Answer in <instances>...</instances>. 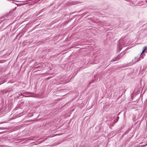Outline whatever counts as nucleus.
Listing matches in <instances>:
<instances>
[{
	"label": "nucleus",
	"mask_w": 147,
	"mask_h": 147,
	"mask_svg": "<svg viewBox=\"0 0 147 147\" xmlns=\"http://www.w3.org/2000/svg\"><path fill=\"white\" fill-rule=\"evenodd\" d=\"M17 1V2H20L19 1Z\"/></svg>",
	"instance_id": "nucleus-7"
},
{
	"label": "nucleus",
	"mask_w": 147,
	"mask_h": 147,
	"mask_svg": "<svg viewBox=\"0 0 147 147\" xmlns=\"http://www.w3.org/2000/svg\"><path fill=\"white\" fill-rule=\"evenodd\" d=\"M128 43L125 44V40L120 39L119 40V42L117 44V45L118 47H120L123 46H126L127 45Z\"/></svg>",
	"instance_id": "nucleus-2"
},
{
	"label": "nucleus",
	"mask_w": 147,
	"mask_h": 147,
	"mask_svg": "<svg viewBox=\"0 0 147 147\" xmlns=\"http://www.w3.org/2000/svg\"><path fill=\"white\" fill-rule=\"evenodd\" d=\"M124 54H125L124 53H121L120 54V55H119L118 56H117V57L116 58V60L119 59L120 58V56L122 57Z\"/></svg>",
	"instance_id": "nucleus-3"
},
{
	"label": "nucleus",
	"mask_w": 147,
	"mask_h": 147,
	"mask_svg": "<svg viewBox=\"0 0 147 147\" xmlns=\"http://www.w3.org/2000/svg\"><path fill=\"white\" fill-rule=\"evenodd\" d=\"M24 4V3H22V4H21V5H23Z\"/></svg>",
	"instance_id": "nucleus-8"
},
{
	"label": "nucleus",
	"mask_w": 147,
	"mask_h": 147,
	"mask_svg": "<svg viewBox=\"0 0 147 147\" xmlns=\"http://www.w3.org/2000/svg\"><path fill=\"white\" fill-rule=\"evenodd\" d=\"M1 84H0V85Z\"/></svg>",
	"instance_id": "nucleus-10"
},
{
	"label": "nucleus",
	"mask_w": 147,
	"mask_h": 147,
	"mask_svg": "<svg viewBox=\"0 0 147 147\" xmlns=\"http://www.w3.org/2000/svg\"><path fill=\"white\" fill-rule=\"evenodd\" d=\"M61 134H57L54 135L52 137H54V136H60V135H61Z\"/></svg>",
	"instance_id": "nucleus-5"
},
{
	"label": "nucleus",
	"mask_w": 147,
	"mask_h": 147,
	"mask_svg": "<svg viewBox=\"0 0 147 147\" xmlns=\"http://www.w3.org/2000/svg\"><path fill=\"white\" fill-rule=\"evenodd\" d=\"M115 61V60L113 61Z\"/></svg>",
	"instance_id": "nucleus-9"
},
{
	"label": "nucleus",
	"mask_w": 147,
	"mask_h": 147,
	"mask_svg": "<svg viewBox=\"0 0 147 147\" xmlns=\"http://www.w3.org/2000/svg\"><path fill=\"white\" fill-rule=\"evenodd\" d=\"M146 49V47H144L143 48V51L142 52V53H141V54H140V56H141V55L142 54L145 52Z\"/></svg>",
	"instance_id": "nucleus-4"
},
{
	"label": "nucleus",
	"mask_w": 147,
	"mask_h": 147,
	"mask_svg": "<svg viewBox=\"0 0 147 147\" xmlns=\"http://www.w3.org/2000/svg\"><path fill=\"white\" fill-rule=\"evenodd\" d=\"M16 8H17V7H15L13 9V11L15 10L16 9Z\"/></svg>",
	"instance_id": "nucleus-6"
},
{
	"label": "nucleus",
	"mask_w": 147,
	"mask_h": 147,
	"mask_svg": "<svg viewBox=\"0 0 147 147\" xmlns=\"http://www.w3.org/2000/svg\"><path fill=\"white\" fill-rule=\"evenodd\" d=\"M143 57L142 56H140L139 57H135L132 61L131 62H130L129 64V66L133 65L136 63L138 62L141 60V58L143 59Z\"/></svg>",
	"instance_id": "nucleus-1"
}]
</instances>
